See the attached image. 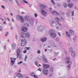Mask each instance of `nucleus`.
Segmentation results:
<instances>
[{"instance_id": "a18cd8bd", "label": "nucleus", "mask_w": 78, "mask_h": 78, "mask_svg": "<svg viewBox=\"0 0 78 78\" xmlns=\"http://www.w3.org/2000/svg\"><path fill=\"white\" fill-rule=\"evenodd\" d=\"M1 7L3 9H5L6 8V7L5 6H3V5H1Z\"/></svg>"}, {"instance_id": "c03bdc74", "label": "nucleus", "mask_w": 78, "mask_h": 78, "mask_svg": "<svg viewBox=\"0 0 78 78\" xmlns=\"http://www.w3.org/2000/svg\"><path fill=\"white\" fill-rule=\"evenodd\" d=\"M67 68L68 70H70V66L68 65L67 66Z\"/></svg>"}, {"instance_id": "b1692460", "label": "nucleus", "mask_w": 78, "mask_h": 78, "mask_svg": "<svg viewBox=\"0 0 78 78\" xmlns=\"http://www.w3.org/2000/svg\"><path fill=\"white\" fill-rule=\"evenodd\" d=\"M66 36L68 37H70V33H69V32L67 31L66 32Z\"/></svg>"}, {"instance_id": "5fc2aeb1", "label": "nucleus", "mask_w": 78, "mask_h": 78, "mask_svg": "<svg viewBox=\"0 0 78 78\" xmlns=\"http://www.w3.org/2000/svg\"><path fill=\"white\" fill-rule=\"evenodd\" d=\"M35 65H37V64H38V63L37 62V61H36L35 62Z\"/></svg>"}, {"instance_id": "79ce46f5", "label": "nucleus", "mask_w": 78, "mask_h": 78, "mask_svg": "<svg viewBox=\"0 0 78 78\" xmlns=\"http://www.w3.org/2000/svg\"><path fill=\"white\" fill-rule=\"evenodd\" d=\"M27 55H26L25 56V59H24V61L25 62L27 61Z\"/></svg>"}, {"instance_id": "a211bd4d", "label": "nucleus", "mask_w": 78, "mask_h": 78, "mask_svg": "<svg viewBox=\"0 0 78 78\" xmlns=\"http://www.w3.org/2000/svg\"><path fill=\"white\" fill-rule=\"evenodd\" d=\"M47 38L46 37H44L42 38L41 39V41H42V42H46V41H47Z\"/></svg>"}, {"instance_id": "09e8293b", "label": "nucleus", "mask_w": 78, "mask_h": 78, "mask_svg": "<svg viewBox=\"0 0 78 78\" xmlns=\"http://www.w3.org/2000/svg\"><path fill=\"white\" fill-rule=\"evenodd\" d=\"M50 70L51 72H52V71H53V68H52V67L50 69Z\"/></svg>"}, {"instance_id": "f257e3e1", "label": "nucleus", "mask_w": 78, "mask_h": 78, "mask_svg": "<svg viewBox=\"0 0 78 78\" xmlns=\"http://www.w3.org/2000/svg\"><path fill=\"white\" fill-rule=\"evenodd\" d=\"M39 6L40 8H41V14L44 16H47V12L45 11V10L47 8V6L42 4H40Z\"/></svg>"}, {"instance_id": "5701e85b", "label": "nucleus", "mask_w": 78, "mask_h": 78, "mask_svg": "<svg viewBox=\"0 0 78 78\" xmlns=\"http://www.w3.org/2000/svg\"><path fill=\"white\" fill-rule=\"evenodd\" d=\"M66 64H68L69 65H71L72 64V62L70 60L66 61L65 62Z\"/></svg>"}, {"instance_id": "0eeeda50", "label": "nucleus", "mask_w": 78, "mask_h": 78, "mask_svg": "<svg viewBox=\"0 0 78 78\" xmlns=\"http://www.w3.org/2000/svg\"><path fill=\"white\" fill-rule=\"evenodd\" d=\"M10 60V64L11 66H12L14 64L15 61H16V58H11Z\"/></svg>"}, {"instance_id": "9b49d317", "label": "nucleus", "mask_w": 78, "mask_h": 78, "mask_svg": "<svg viewBox=\"0 0 78 78\" xmlns=\"http://www.w3.org/2000/svg\"><path fill=\"white\" fill-rule=\"evenodd\" d=\"M28 29L27 27L23 26L21 28V31L23 32H27L28 31Z\"/></svg>"}, {"instance_id": "8fccbe9b", "label": "nucleus", "mask_w": 78, "mask_h": 78, "mask_svg": "<svg viewBox=\"0 0 78 78\" xmlns=\"http://www.w3.org/2000/svg\"><path fill=\"white\" fill-rule=\"evenodd\" d=\"M45 58H45V56L43 55L42 57L43 60H44V59H45Z\"/></svg>"}, {"instance_id": "f03ea898", "label": "nucleus", "mask_w": 78, "mask_h": 78, "mask_svg": "<svg viewBox=\"0 0 78 78\" xmlns=\"http://www.w3.org/2000/svg\"><path fill=\"white\" fill-rule=\"evenodd\" d=\"M55 32V31L53 30H51L49 31V34L51 37L52 38H55L56 36V35Z\"/></svg>"}, {"instance_id": "e2e57ef3", "label": "nucleus", "mask_w": 78, "mask_h": 78, "mask_svg": "<svg viewBox=\"0 0 78 78\" xmlns=\"http://www.w3.org/2000/svg\"><path fill=\"white\" fill-rule=\"evenodd\" d=\"M55 28L57 30H59V27H56Z\"/></svg>"}, {"instance_id": "49530a36", "label": "nucleus", "mask_w": 78, "mask_h": 78, "mask_svg": "<svg viewBox=\"0 0 78 78\" xmlns=\"http://www.w3.org/2000/svg\"><path fill=\"white\" fill-rule=\"evenodd\" d=\"M34 16L35 17H37V14L36 13H34Z\"/></svg>"}, {"instance_id": "aec40b11", "label": "nucleus", "mask_w": 78, "mask_h": 78, "mask_svg": "<svg viewBox=\"0 0 78 78\" xmlns=\"http://www.w3.org/2000/svg\"><path fill=\"white\" fill-rule=\"evenodd\" d=\"M69 31L71 35L72 36L74 35V31L73 30H69Z\"/></svg>"}, {"instance_id": "69168bd1", "label": "nucleus", "mask_w": 78, "mask_h": 78, "mask_svg": "<svg viewBox=\"0 0 78 78\" xmlns=\"http://www.w3.org/2000/svg\"><path fill=\"white\" fill-rule=\"evenodd\" d=\"M59 53H58V52H55V55H58V54Z\"/></svg>"}, {"instance_id": "f3484780", "label": "nucleus", "mask_w": 78, "mask_h": 78, "mask_svg": "<svg viewBox=\"0 0 78 78\" xmlns=\"http://www.w3.org/2000/svg\"><path fill=\"white\" fill-rule=\"evenodd\" d=\"M74 6V4L73 3H68V6L70 8H72Z\"/></svg>"}, {"instance_id": "c756f323", "label": "nucleus", "mask_w": 78, "mask_h": 78, "mask_svg": "<svg viewBox=\"0 0 78 78\" xmlns=\"http://www.w3.org/2000/svg\"><path fill=\"white\" fill-rule=\"evenodd\" d=\"M24 25L27 27H30V24L28 23H25Z\"/></svg>"}, {"instance_id": "393cba45", "label": "nucleus", "mask_w": 78, "mask_h": 78, "mask_svg": "<svg viewBox=\"0 0 78 78\" xmlns=\"http://www.w3.org/2000/svg\"><path fill=\"white\" fill-rule=\"evenodd\" d=\"M16 48V43L13 42V44L12 45V49L13 50H14Z\"/></svg>"}, {"instance_id": "20e7f679", "label": "nucleus", "mask_w": 78, "mask_h": 78, "mask_svg": "<svg viewBox=\"0 0 78 78\" xmlns=\"http://www.w3.org/2000/svg\"><path fill=\"white\" fill-rule=\"evenodd\" d=\"M50 11L52 14L53 15H57V16H59V13L57 12L55 10H54L52 8H50Z\"/></svg>"}, {"instance_id": "39448f33", "label": "nucleus", "mask_w": 78, "mask_h": 78, "mask_svg": "<svg viewBox=\"0 0 78 78\" xmlns=\"http://www.w3.org/2000/svg\"><path fill=\"white\" fill-rule=\"evenodd\" d=\"M16 18L17 20H18V21H20L21 22H24L23 18V17H22L18 15L16 16Z\"/></svg>"}, {"instance_id": "a878e982", "label": "nucleus", "mask_w": 78, "mask_h": 78, "mask_svg": "<svg viewBox=\"0 0 78 78\" xmlns=\"http://www.w3.org/2000/svg\"><path fill=\"white\" fill-rule=\"evenodd\" d=\"M71 55L73 57H75L76 55V52H75L73 51L71 52Z\"/></svg>"}, {"instance_id": "680f3d73", "label": "nucleus", "mask_w": 78, "mask_h": 78, "mask_svg": "<svg viewBox=\"0 0 78 78\" xmlns=\"http://www.w3.org/2000/svg\"><path fill=\"white\" fill-rule=\"evenodd\" d=\"M15 38L16 40H17V35H15Z\"/></svg>"}, {"instance_id": "412c9836", "label": "nucleus", "mask_w": 78, "mask_h": 78, "mask_svg": "<svg viewBox=\"0 0 78 78\" xmlns=\"http://www.w3.org/2000/svg\"><path fill=\"white\" fill-rule=\"evenodd\" d=\"M20 49H17V58H19V55H20Z\"/></svg>"}, {"instance_id": "4468645a", "label": "nucleus", "mask_w": 78, "mask_h": 78, "mask_svg": "<svg viewBox=\"0 0 78 78\" xmlns=\"http://www.w3.org/2000/svg\"><path fill=\"white\" fill-rule=\"evenodd\" d=\"M21 37L22 38H27L26 37V35L25 34V33L22 32L21 34Z\"/></svg>"}, {"instance_id": "4c0bfd02", "label": "nucleus", "mask_w": 78, "mask_h": 78, "mask_svg": "<svg viewBox=\"0 0 78 78\" xmlns=\"http://www.w3.org/2000/svg\"><path fill=\"white\" fill-rule=\"evenodd\" d=\"M37 53H38V54H41V50H38L37 51Z\"/></svg>"}, {"instance_id": "6e6d98bb", "label": "nucleus", "mask_w": 78, "mask_h": 78, "mask_svg": "<svg viewBox=\"0 0 78 78\" xmlns=\"http://www.w3.org/2000/svg\"><path fill=\"white\" fill-rule=\"evenodd\" d=\"M31 76H34H34L35 75H34V74L33 73H32L31 74Z\"/></svg>"}, {"instance_id": "4d7b16f0", "label": "nucleus", "mask_w": 78, "mask_h": 78, "mask_svg": "<svg viewBox=\"0 0 78 78\" xmlns=\"http://www.w3.org/2000/svg\"><path fill=\"white\" fill-rule=\"evenodd\" d=\"M27 51L26 50H24V51H23V53H27Z\"/></svg>"}, {"instance_id": "bf43d9fd", "label": "nucleus", "mask_w": 78, "mask_h": 78, "mask_svg": "<svg viewBox=\"0 0 78 78\" xmlns=\"http://www.w3.org/2000/svg\"><path fill=\"white\" fill-rule=\"evenodd\" d=\"M66 45L67 46H70V43H67L66 44Z\"/></svg>"}, {"instance_id": "3c124183", "label": "nucleus", "mask_w": 78, "mask_h": 78, "mask_svg": "<svg viewBox=\"0 0 78 78\" xmlns=\"http://www.w3.org/2000/svg\"><path fill=\"white\" fill-rule=\"evenodd\" d=\"M56 40L57 42H59V39L58 38H56Z\"/></svg>"}, {"instance_id": "6e6552de", "label": "nucleus", "mask_w": 78, "mask_h": 78, "mask_svg": "<svg viewBox=\"0 0 78 78\" xmlns=\"http://www.w3.org/2000/svg\"><path fill=\"white\" fill-rule=\"evenodd\" d=\"M50 23L52 27H55L57 25V23H56L54 22L53 20H50Z\"/></svg>"}, {"instance_id": "864d4df0", "label": "nucleus", "mask_w": 78, "mask_h": 78, "mask_svg": "<svg viewBox=\"0 0 78 78\" xmlns=\"http://www.w3.org/2000/svg\"><path fill=\"white\" fill-rule=\"evenodd\" d=\"M9 2L11 3H12V0H9Z\"/></svg>"}, {"instance_id": "13d9d810", "label": "nucleus", "mask_w": 78, "mask_h": 78, "mask_svg": "<svg viewBox=\"0 0 78 78\" xmlns=\"http://www.w3.org/2000/svg\"><path fill=\"white\" fill-rule=\"evenodd\" d=\"M2 26H3V25L1 23H0V28H2Z\"/></svg>"}, {"instance_id": "1a4fd4ad", "label": "nucleus", "mask_w": 78, "mask_h": 78, "mask_svg": "<svg viewBox=\"0 0 78 78\" xmlns=\"http://www.w3.org/2000/svg\"><path fill=\"white\" fill-rule=\"evenodd\" d=\"M21 46H25V45H26V44H27V40H23L22 39L21 40Z\"/></svg>"}, {"instance_id": "423d86ee", "label": "nucleus", "mask_w": 78, "mask_h": 78, "mask_svg": "<svg viewBox=\"0 0 78 78\" xmlns=\"http://www.w3.org/2000/svg\"><path fill=\"white\" fill-rule=\"evenodd\" d=\"M42 72L45 75H47L48 73V70L46 68H44L43 69Z\"/></svg>"}, {"instance_id": "cd10ccee", "label": "nucleus", "mask_w": 78, "mask_h": 78, "mask_svg": "<svg viewBox=\"0 0 78 78\" xmlns=\"http://www.w3.org/2000/svg\"><path fill=\"white\" fill-rule=\"evenodd\" d=\"M30 23L31 25H33V23H34V21H33V20H30Z\"/></svg>"}, {"instance_id": "338daca9", "label": "nucleus", "mask_w": 78, "mask_h": 78, "mask_svg": "<svg viewBox=\"0 0 78 78\" xmlns=\"http://www.w3.org/2000/svg\"><path fill=\"white\" fill-rule=\"evenodd\" d=\"M34 77H35V78H38V77H37V76H36L35 75H34Z\"/></svg>"}, {"instance_id": "58836bf2", "label": "nucleus", "mask_w": 78, "mask_h": 78, "mask_svg": "<svg viewBox=\"0 0 78 78\" xmlns=\"http://www.w3.org/2000/svg\"><path fill=\"white\" fill-rule=\"evenodd\" d=\"M71 16H74V11H72L71 12Z\"/></svg>"}, {"instance_id": "ea45409f", "label": "nucleus", "mask_w": 78, "mask_h": 78, "mask_svg": "<svg viewBox=\"0 0 78 78\" xmlns=\"http://www.w3.org/2000/svg\"><path fill=\"white\" fill-rule=\"evenodd\" d=\"M23 2H24L26 4H28V2H27L25 0H22Z\"/></svg>"}, {"instance_id": "774afa93", "label": "nucleus", "mask_w": 78, "mask_h": 78, "mask_svg": "<svg viewBox=\"0 0 78 78\" xmlns=\"http://www.w3.org/2000/svg\"><path fill=\"white\" fill-rule=\"evenodd\" d=\"M3 23L4 24H6V22L5 21H4Z\"/></svg>"}, {"instance_id": "7c9ffc66", "label": "nucleus", "mask_w": 78, "mask_h": 78, "mask_svg": "<svg viewBox=\"0 0 78 78\" xmlns=\"http://www.w3.org/2000/svg\"><path fill=\"white\" fill-rule=\"evenodd\" d=\"M57 6H58V7H59L60 8H61V7H62V5L60 3H57Z\"/></svg>"}, {"instance_id": "7ed1b4c3", "label": "nucleus", "mask_w": 78, "mask_h": 78, "mask_svg": "<svg viewBox=\"0 0 78 78\" xmlns=\"http://www.w3.org/2000/svg\"><path fill=\"white\" fill-rule=\"evenodd\" d=\"M37 29L38 31H42L44 29H45V27L42 25H40L37 26Z\"/></svg>"}, {"instance_id": "de8ad7c7", "label": "nucleus", "mask_w": 78, "mask_h": 78, "mask_svg": "<svg viewBox=\"0 0 78 78\" xmlns=\"http://www.w3.org/2000/svg\"><path fill=\"white\" fill-rule=\"evenodd\" d=\"M22 63H23V62L22 61H20V62H18L17 64L18 65L20 64H22Z\"/></svg>"}, {"instance_id": "72a5a7b5", "label": "nucleus", "mask_w": 78, "mask_h": 78, "mask_svg": "<svg viewBox=\"0 0 78 78\" xmlns=\"http://www.w3.org/2000/svg\"><path fill=\"white\" fill-rule=\"evenodd\" d=\"M18 58H19L20 59H22V54L20 55H19V57Z\"/></svg>"}, {"instance_id": "2eb2a0df", "label": "nucleus", "mask_w": 78, "mask_h": 78, "mask_svg": "<svg viewBox=\"0 0 78 78\" xmlns=\"http://www.w3.org/2000/svg\"><path fill=\"white\" fill-rule=\"evenodd\" d=\"M26 38L29 39L30 37V34L28 32L25 33Z\"/></svg>"}, {"instance_id": "e433bc0d", "label": "nucleus", "mask_w": 78, "mask_h": 78, "mask_svg": "<svg viewBox=\"0 0 78 78\" xmlns=\"http://www.w3.org/2000/svg\"><path fill=\"white\" fill-rule=\"evenodd\" d=\"M60 13L61 15H62V16H64V15H65V12H64L61 11Z\"/></svg>"}, {"instance_id": "603ef678", "label": "nucleus", "mask_w": 78, "mask_h": 78, "mask_svg": "<svg viewBox=\"0 0 78 78\" xmlns=\"http://www.w3.org/2000/svg\"><path fill=\"white\" fill-rule=\"evenodd\" d=\"M38 70H39V71H40V72H41V71H42V69L41 68H39L38 69Z\"/></svg>"}, {"instance_id": "ddd939ff", "label": "nucleus", "mask_w": 78, "mask_h": 78, "mask_svg": "<svg viewBox=\"0 0 78 78\" xmlns=\"http://www.w3.org/2000/svg\"><path fill=\"white\" fill-rule=\"evenodd\" d=\"M49 44H50L51 47H53V46H54V47H56V45L55 44L52 42L51 41H49Z\"/></svg>"}, {"instance_id": "bb28decb", "label": "nucleus", "mask_w": 78, "mask_h": 78, "mask_svg": "<svg viewBox=\"0 0 78 78\" xmlns=\"http://www.w3.org/2000/svg\"><path fill=\"white\" fill-rule=\"evenodd\" d=\"M73 48L72 47L69 48L68 50L69 51V52H71V53L73 51Z\"/></svg>"}, {"instance_id": "473e14b6", "label": "nucleus", "mask_w": 78, "mask_h": 78, "mask_svg": "<svg viewBox=\"0 0 78 78\" xmlns=\"http://www.w3.org/2000/svg\"><path fill=\"white\" fill-rule=\"evenodd\" d=\"M51 2L53 4V5H56V3H55V1L53 0H51Z\"/></svg>"}, {"instance_id": "f704fd0d", "label": "nucleus", "mask_w": 78, "mask_h": 78, "mask_svg": "<svg viewBox=\"0 0 78 78\" xmlns=\"http://www.w3.org/2000/svg\"><path fill=\"white\" fill-rule=\"evenodd\" d=\"M66 60H70V58L68 56H67L65 58Z\"/></svg>"}, {"instance_id": "4be33fe9", "label": "nucleus", "mask_w": 78, "mask_h": 78, "mask_svg": "<svg viewBox=\"0 0 78 78\" xmlns=\"http://www.w3.org/2000/svg\"><path fill=\"white\" fill-rule=\"evenodd\" d=\"M62 6H63L64 8H66L67 7V4L66 2H63L62 4Z\"/></svg>"}, {"instance_id": "f8f14e48", "label": "nucleus", "mask_w": 78, "mask_h": 78, "mask_svg": "<svg viewBox=\"0 0 78 78\" xmlns=\"http://www.w3.org/2000/svg\"><path fill=\"white\" fill-rule=\"evenodd\" d=\"M16 76L18 78H23V75L19 73H17Z\"/></svg>"}, {"instance_id": "9d476101", "label": "nucleus", "mask_w": 78, "mask_h": 78, "mask_svg": "<svg viewBox=\"0 0 78 78\" xmlns=\"http://www.w3.org/2000/svg\"><path fill=\"white\" fill-rule=\"evenodd\" d=\"M55 19L57 21L58 23L60 26H62V25L59 23V22H61V20L60 18L58 17H57L55 18Z\"/></svg>"}, {"instance_id": "a19ab883", "label": "nucleus", "mask_w": 78, "mask_h": 78, "mask_svg": "<svg viewBox=\"0 0 78 78\" xmlns=\"http://www.w3.org/2000/svg\"><path fill=\"white\" fill-rule=\"evenodd\" d=\"M43 61L44 62H48V61H47V59L46 58H45L44 60H43Z\"/></svg>"}, {"instance_id": "c85d7f7f", "label": "nucleus", "mask_w": 78, "mask_h": 78, "mask_svg": "<svg viewBox=\"0 0 78 78\" xmlns=\"http://www.w3.org/2000/svg\"><path fill=\"white\" fill-rule=\"evenodd\" d=\"M30 49H31L30 47H25V50H29Z\"/></svg>"}, {"instance_id": "2f4dec72", "label": "nucleus", "mask_w": 78, "mask_h": 78, "mask_svg": "<svg viewBox=\"0 0 78 78\" xmlns=\"http://www.w3.org/2000/svg\"><path fill=\"white\" fill-rule=\"evenodd\" d=\"M75 41H76V38L75 37H73V41H72V42L74 43Z\"/></svg>"}, {"instance_id": "37998d69", "label": "nucleus", "mask_w": 78, "mask_h": 78, "mask_svg": "<svg viewBox=\"0 0 78 78\" xmlns=\"http://www.w3.org/2000/svg\"><path fill=\"white\" fill-rule=\"evenodd\" d=\"M15 2L18 5H19V3L17 0H15Z\"/></svg>"}, {"instance_id": "052dcab7", "label": "nucleus", "mask_w": 78, "mask_h": 78, "mask_svg": "<svg viewBox=\"0 0 78 78\" xmlns=\"http://www.w3.org/2000/svg\"><path fill=\"white\" fill-rule=\"evenodd\" d=\"M4 48L5 50L6 49V45H4Z\"/></svg>"}, {"instance_id": "c9c22d12", "label": "nucleus", "mask_w": 78, "mask_h": 78, "mask_svg": "<svg viewBox=\"0 0 78 78\" xmlns=\"http://www.w3.org/2000/svg\"><path fill=\"white\" fill-rule=\"evenodd\" d=\"M70 13V11H69L66 14V15L68 17H70V14H69V13Z\"/></svg>"}, {"instance_id": "dca6fc26", "label": "nucleus", "mask_w": 78, "mask_h": 78, "mask_svg": "<svg viewBox=\"0 0 78 78\" xmlns=\"http://www.w3.org/2000/svg\"><path fill=\"white\" fill-rule=\"evenodd\" d=\"M24 19L26 21H27V22H30V19L28 16H25L24 17Z\"/></svg>"}, {"instance_id": "6ab92c4d", "label": "nucleus", "mask_w": 78, "mask_h": 78, "mask_svg": "<svg viewBox=\"0 0 78 78\" xmlns=\"http://www.w3.org/2000/svg\"><path fill=\"white\" fill-rule=\"evenodd\" d=\"M43 67H45L46 69L49 68L50 67V66L48 64H46L44 63H43Z\"/></svg>"}, {"instance_id": "0e129e2a", "label": "nucleus", "mask_w": 78, "mask_h": 78, "mask_svg": "<svg viewBox=\"0 0 78 78\" xmlns=\"http://www.w3.org/2000/svg\"><path fill=\"white\" fill-rule=\"evenodd\" d=\"M68 3H70V0H67Z\"/></svg>"}]
</instances>
